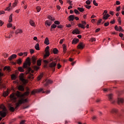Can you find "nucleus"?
<instances>
[{
  "label": "nucleus",
  "instance_id": "obj_1",
  "mask_svg": "<svg viewBox=\"0 0 124 124\" xmlns=\"http://www.w3.org/2000/svg\"><path fill=\"white\" fill-rule=\"evenodd\" d=\"M30 93H31L30 88L27 87L26 92L24 94L19 91H17L16 93H13L10 97V99L13 101V102H16L17 101V98H19L18 102L16 104V108H18L23 103L28 102V99H25V96H28V95H30Z\"/></svg>",
  "mask_w": 124,
  "mask_h": 124
},
{
  "label": "nucleus",
  "instance_id": "obj_2",
  "mask_svg": "<svg viewBox=\"0 0 124 124\" xmlns=\"http://www.w3.org/2000/svg\"><path fill=\"white\" fill-rule=\"evenodd\" d=\"M37 65H35L33 66V69L36 70V71H37L39 69V66L41 65V60H39L37 61Z\"/></svg>",
  "mask_w": 124,
  "mask_h": 124
},
{
  "label": "nucleus",
  "instance_id": "obj_3",
  "mask_svg": "<svg viewBox=\"0 0 124 124\" xmlns=\"http://www.w3.org/2000/svg\"><path fill=\"white\" fill-rule=\"evenodd\" d=\"M19 79H20V81H21V82H22V83L24 85H26V84H27V83H28V80H27V79H25V78H24L23 74H22L20 75Z\"/></svg>",
  "mask_w": 124,
  "mask_h": 124
},
{
  "label": "nucleus",
  "instance_id": "obj_4",
  "mask_svg": "<svg viewBox=\"0 0 124 124\" xmlns=\"http://www.w3.org/2000/svg\"><path fill=\"white\" fill-rule=\"evenodd\" d=\"M110 113L112 114H114L116 115L117 114V116L118 118H120L121 117V114L120 113H118V110L116 108H113L111 111Z\"/></svg>",
  "mask_w": 124,
  "mask_h": 124
},
{
  "label": "nucleus",
  "instance_id": "obj_5",
  "mask_svg": "<svg viewBox=\"0 0 124 124\" xmlns=\"http://www.w3.org/2000/svg\"><path fill=\"white\" fill-rule=\"evenodd\" d=\"M57 65V62H52L51 63L49 64V67L51 68H53V71H55V69L56 68V66Z\"/></svg>",
  "mask_w": 124,
  "mask_h": 124
},
{
  "label": "nucleus",
  "instance_id": "obj_6",
  "mask_svg": "<svg viewBox=\"0 0 124 124\" xmlns=\"http://www.w3.org/2000/svg\"><path fill=\"white\" fill-rule=\"evenodd\" d=\"M0 116L2 118H4L6 116V108H4L2 111H0Z\"/></svg>",
  "mask_w": 124,
  "mask_h": 124
},
{
  "label": "nucleus",
  "instance_id": "obj_7",
  "mask_svg": "<svg viewBox=\"0 0 124 124\" xmlns=\"http://www.w3.org/2000/svg\"><path fill=\"white\" fill-rule=\"evenodd\" d=\"M107 10H105L104 11V13H103V18L104 19V20H107L108 19V18H109V17H110V15L109 14H107Z\"/></svg>",
  "mask_w": 124,
  "mask_h": 124
},
{
  "label": "nucleus",
  "instance_id": "obj_8",
  "mask_svg": "<svg viewBox=\"0 0 124 124\" xmlns=\"http://www.w3.org/2000/svg\"><path fill=\"white\" fill-rule=\"evenodd\" d=\"M86 22L82 21H81V23H79L78 24V27H79V28H81V29H85L86 28Z\"/></svg>",
  "mask_w": 124,
  "mask_h": 124
},
{
  "label": "nucleus",
  "instance_id": "obj_9",
  "mask_svg": "<svg viewBox=\"0 0 124 124\" xmlns=\"http://www.w3.org/2000/svg\"><path fill=\"white\" fill-rule=\"evenodd\" d=\"M108 98L109 101H110V102H111V103L112 104H114L115 103V101H114V100H113V94H108Z\"/></svg>",
  "mask_w": 124,
  "mask_h": 124
},
{
  "label": "nucleus",
  "instance_id": "obj_10",
  "mask_svg": "<svg viewBox=\"0 0 124 124\" xmlns=\"http://www.w3.org/2000/svg\"><path fill=\"white\" fill-rule=\"evenodd\" d=\"M78 49H80V50H82V49H84V47H85V45L83 43H80L78 46Z\"/></svg>",
  "mask_w": 124,
  "mask_h": 124
},
{
  "label": "nucleus",
  "instance_id": "obj_11",
  "mask_svg": "<svg viewBox=\"0 0 124 124\" xmlns=\"http://www.w3.org/2000/svg\"><path fill=\"white\" fill-rule=\"evenodd\" d=\"M28 65L29 66L31 65V61H30V60H28L27 63L23 64V68H28Z\"/></svg>",
  "mask_w": 124,
  "mask_h": 124
},
{
  "label": "nucleus",
  "instance_id": "obj_12",
  "mask_svg": "<svg viewBox=\"0 0 124 124\" xmlns=\"http://www.w3.org/2000/svg\"><path fill=\"white\" fill-rule=\"evenodd\" d=\"M124 99L123 98H118L117 103L119 105H121V104H123L124 103Z\"/></svg>",
  "mask_w": 124,
  "mask_h": 124
},
{
  "label": "nucleus",
  "instance_id": "obj_13",
  "mask_svg": "<svg viewBox=\"0 0 124 124\" xmlns=\"http://www.w3.org/2000/svg\"><path fill=\"white\" fill-rule=\"evenodd\" d=\"M43 89L41 88L39 90H33L31 92V94H35L36 93H40V92H42Z\"/></svg>",
  "mask_w": 124,
  "mask_h": 124
},
{
  "label": "nucleus",
  "instance_id": "obj_14",
  "mask_svg": "<svg viewBox=\"0 0 124 124\" xmlns=\"http://www.w3.org/2000/svg\"><path fill=\"white\" fill-rule=\"evenodd\" d=\"M36 60H37V58L35 56H32L31 61L33 64H35L36 63Z\"/></svg>",
  "mask_w": 124,
  "mask_h": 124
},
{
  "label": "nucleus",
  "instance_id": "obj_15",
  "mask_svg": "<svg viewBox=\"0 0 124 124\" xmlns=\"http://www.w3.org/2000/svg\"><path fill=\"white\" fill-rule=\"evenodd\" d=\"M72 33L73 34H75V33L76 34H80V31H79V30H78V29H76L73 31Z\"/></svg>",
  "mask_w": 124,
  "mask_h": 124
},
{
  "label": "nucleus",
  "instance_id": "obj_16",
  "mask_svg": "<svg viewBox=\"0 0 124 124\" xmlns=\"http://www.w3.org/2000/svg\"><path fill=\"white\" fill-rule=\"evenodd\" d=\"M16 58H17V55L16 54H13L8 59L9 61H12L13 59H16Z\"/></svg>",
  "mask_w": 124,
  "mask_h": 124
},
{
  "label": "nucleus",
  "instance_id": "obj_17",
  "mask_svg": "<svg viewBox=\"0 0 124 124\" xmlns=\"http://www.w3.org/2000/svg\"><path fill=\"white\" fill-rule=\"evenodd\" d=\"M53 83V81H52L51 79H47L46 80V83L45 84V86H47L49 84H52Z\"/></svg>",
  "mask_w": 124,
  "mask_h": 124
},
{
  "label": "nucleus",
  "instance_id": "obj_18",
  "mask_svg": "<svg viewBox=\"0 0 124 124\" xmlns=\"http://www.w3.org/2000/svg\"><path fill=\"white\" fill-rule=\"evenodd\" d=\"M68 18H69V21H70V22H71L74 20L75 18V16L70 15V16H69Z\"/></svg>",
  "mask_w": 124,
  "mask_h": 124
},
{
  "label": "nucleus",
  "instance_id": "obj_19",
  "mask_svg": "<svg viewBox=\"0 0 124 124\" xmlns=\"http://www.w3.org/2000/svg\"><path fill=\"white\" fill-rule=\"evenodd\" d=\"M18 89L19 91H21V92H24V91H25V88L23 85H19Z\"/></svg>",
  "mask_w": 124,
  "mask_h": 124
},
{
  "label": "nucleus",
  "instance_id": "obj_20",
  "mask_svg": "<svg viewBox=\"0 0 124 124\" xmlns=\"http://www.w3.org/2000/svg\"><path fill=\"white\" fill-rule=\"evenodd\" d=\"M79 42V39H76L74 38L73 41H72V44H77Z\"/></svg>",
  "mask_w": 124,
  "mask_h": 124
},
{
  "label": "nucleus",
  "instance_id": "obj_21",
  "mask_svg": "<svg viewBox=\"0 0 124 124\" xmlns=\"http://www.w3.org/2000/svg\"><path fill=\"white\" fill-rule=\"evenodd\" d=\"M46 26H48L50 27L52 25V21H49L48 20H46L45 22Z\"/></svg>",
  "mask_w": 124,
  "mask_h": 124
},
{
  "label": "nucleus",
  "instance_id": "obj_22",
  "mask_svg": "<svg viewBox=\"0 0 124 124\" xmlns=\"http://www.w3.org/2000/svg\"><path fill=\"white\" fill-rule=\"evenodd\" d=\"M62 48H63V53L65 54V53H66V50H67V46H65V44L62 45Z\"/></svg>",
  "mask_w": 124,
  "mask_h": 124
},
{
  "label": "nucleus",
  "instance_id": "obj_23",
  "mask_svg": "<svg viewBox=\"0 0 124 124\" xmlns=\"http://www.w3.org/2000/svg\"><path fill=\"white\" fill-rule=\"evenodd\" d=\"M49 56H50V51L49 50L46 51V55H44V58H46Z\"/></svg>",
  "mask_w": 124,
  "mask_h": 124
},
{
  "label": "nucleus",
  "instance_id": "obj_24",
  "mask_svg": "<svg viewBox=\"0 0 124 124\" xmlns=\"http://www.w3.org/2000/svg\"><path fill=\"white\" fill-rule=\"evenodd\" d=\"M44 43L45 44H46V45H49V39L48 38V37L46 38Z\"/></svg>",
  "mask_w": 124,
  "mask_h": 124
},
{
  "label": "nucleus",
  "instance_id": "obj_25",
  "mask_svg": "<svg viewBox=\"0 0 124 124\" xmlns=\"http://www.w3.org/2000/svg\"><path fill=\"white\" fill-rule=\"evenodd\" d=\"M18 1H19L18 0H15V2H14L13 3V6L14 7H15L16 6V5H17V4H18Z\"/></svg>",
  "mask_w": 124,
  "mask_h": 124
},
{
  "label": "nucleus",
  "instance_id": "obj_26",
  "mask_svg": "<svg viewBox=\"0 0 124 124\" xmlns=\"http://www.w3.org/2000/svg\"><path fill=\"white\" fill-rule=\"evenodd\" d=\"M31 25L32 27H34L35 23H34V21H33L32 20H30L29 22Z\"/></svg>",
  "mask_w": 124,
  "mask_h": 124
},
{
  "label": "nucleus",
  "instance_id": "obj_27",
  "mask_svg": "<svg viewBox=\"0 0 124 124\" xmlns=\"http://www.w3.org/2000/svg\"><path fill=\"white\" fill-rule=\"evenodd\" d=\"M35 48L36 50H37L38 51L40 50L39 49V44L37 43L35 46Z\"/></svg>",
  "mask_w": 124,
  "mask_h": 124
},
{
  "label": "nucleus",
  "instance_id": "obj_28",
  "mask_svg": "<svg viewBox=\"0 0 124 124\" xmlns=\"http://www.w3.org/2000/svg\"><path fill=\"white\" fill-rule=\"evenodd\" d=\"M53 53L55 54H58V52H59V50H58V49H57V48H54L53 49Z\"/></svg>",
  "mask_w": 124,
  "mask_h": 124
},
{
  "label": "nucleus",
  "instance_id": "obj_29",
  "mask_svg": "<svg viewBox=\"0 0 124 124\" xmlns=\"http://www.w3.org/2000/svg\"><path fill=\"white\" fill-rule=\"evenodd\" d=\"M12 16H13V14H11L9 18V22L11 23L12 22Z\"/></svg>",
  "mask_w": 124,
  "mask_h": 124
},
{
  "label": "nucleus",
  "instance_id": "obj_30",
  "mask_svg": "<svg viewBox=\"0 0 124 124\" xmlns=\"http://www.w3.org/2000/svg\"><path fill=\"white\" fill-rule=\"evenodd\" d=\"M47 18L51 20V21H55V18L51 16H47Z\"/></svg>",
  "mask_w": 124,
  "mask_h": 124
},
{
  "label": "nucleus",
  "instance_id": "obj_31",
  "mask_svg": "<svg viewBox=\"0 0 124 124\" xmlns=\"http://www.w3.org/2000/svg\"><path fill=\"white\" fill-rule=\"evenodd\" d=\"M18 70L20 72H24V71H25V70H24V68H23V67H19Z\"/></svg>",
  "mask_w": 124,
  "mask_h": 124
},
{
  "label": "nucleus",
  "instance_id": "obj_32",
  "mask_svg": "<svg viewBox=\"0 0 124 124\" xmlns=\"http://www.w3.org/2000/svg\"><path fill=\"white\" fill-rule=\"evenodd\" d=\"M23 32V31L21 30H18L16 31V34H18V33H22Z\"/></svg>",
  "mask_w": 124,
  "mask_h": 124
},
{
  "label": "nucleus",
  "instance_id": "obj_33",
  "mask_svg": "<svg viewBox=\"0 0 124 124\" xmlns=\"http://www.w3.org/2000/svg\"><path fill=\"white\" fill-rule=\"evenodd\" d=\"M28 78L29 79H30V80H32L33 79V75H32V74H30L29 76H28Z\"/></svg>",
  "mask_w": 124,
  "mask_h": 124
},
{
  "label": "nucleus",
  "instance_id": "obj_34",
  "mask_svg": "<svg viewBox=\"0 0 124 124\" xmlns=\"http://www.w3.org/2000/svg\"><path fill=\"white\" fill-rule=\"evenodd\" d=\"M93 1V0L90 1V0H87L86 1V3L87 4V5H90L91 4V3Z\"/></svg>",
  "mask_w": 124,
  "mask_h": 124
},
{
  "label": "nucleus",
  "instance_id": "obj_35",
  "mask_svg": "<svg viewBox=\"0 0 124 124\" xmlns=\"http://www.w3.org/2000/svg\"><path fill=\"white\" fill-rule=\"evenodd\" d=\"M3 96H4V97H6V96H7V95H8V92H4L3 93Z\"/></svg>",
  "mask_w": 124,
  "mask_h": 124
},
{
  "label": "nucleus",
  "instance_id": "obj_36",
  "mask_svg": "<svg viewBox=\"0 0 124 124\" xmlns=\"http://www.w3.org/2000/svg\"><path fill=\"white\" fill-rule=\"evenodd\" d=\"M4 70H7L8 71H10V67H7L5 66L4 68Z\"/></svg>",
  "mask_w": 124,
  "mask_h": 124
},
{
  "label": "nucleus",
  "instance_id": "obj_37",
  "mask_svg": "<svg viewBox=\"0 0 124 124\" xmlns=\"http://www.w3.org/2000/svg\"><path fill=\"white\" fill-rule=\"evenodd\" d=\"M57 25H55V24H53L51 26V29H56V28H57Z\"/></svg>",
  "mask_w": 124,
  "mask_h": 124
},
{
  "label": "nucleus",
  "instance_id": "obj_38",
  "mask_svg": "<svg viewBox=\"0 0 124 124\" xmlns=\"http://www.w3.org/2000/svg\"><path fill=\"white\" fill-rule=\"evenodd\" d=\"M78 10H79V11H80V12H83L84 11V9L80 7H78Z\"/></svg>",
  "mask_w": 124,
  "mask_h": 124
},
{
  "label": "nucleus",
  "instance_id": "obj_39",
  "mask_svg": "<svg viewBox=\"0 0 124 124\" xmlns=\"http://www.w3.org/2000/svg\"><path fill=\"white\" fill-rule=\"evenodd\" d=\"M36 10L37 12H40V10H41V8L39 6H37L36 7Z\"/></svg>",
  "mask_w": 124,
  "mask_h": 124
},
{
  "label": "nucleus",
  "instance_id": "obj_40",
  "mask_svg": "<svg viewBox=\"0 0 124 124\" xmlns=\"http://www.w3.org/2000/svg\"><path fill=\"white\" fill-rule=\"evenodd\" d=\"M17 62L18 64H21L22 63V60L21 59H19L17 60Z\"/></svg>",
  "mask_w": 124,
  "mask_h": 124
},
{
  "label": "nucleus",
  "instance_id": "obj_41",
  "mask_svg": "<svg viewBox=\"0 0 124 124\" xmlns=\"http://www.w3.org/2000/svg\"><path fill=\"white\" fill-rule=\"evenodd\" d=\"M10 7H11V3H10L9 4V7H7L6 9V10H7L8 11H9L10 10Z\"/></svg>",
  "mask_w": 124,
  "mask_h": 124
},
{
  "label": "nucleus",
  "instance_id": "obj_42",
  "mask_svg": "<svg viewBox=\"0 0 124 124\" xmlns=\"http://www.w3.org/2000/svg\"><path fill=\"white\" fill-rule=\"evenodd\" d=\"M93 4H94V5H95V6H98V4H97V3H96V1H95V0H93Z\"/></svg>",
  "mask_w": 124,
  "mask_h": 124
},
{
  "label": "nucleus",
  "instance_id": "obj_43",
  "mask_svg": "<svg viewBox=\"0 0 124 124\" xmlns=\"http://www.w3.org/2000/svg\"><path fill=\"white\" fill-rule=\"evenodd\" d=\"M10 111H12V112H14V111H15V108H14L13 107H10Z\"/></svg>",
  "mask_w": 124,
  "mask_h": 124
},
{
  "label": "nucleus",
  "instance_id": "obj_44",
  "mask_svg": "<svg viewBox=\"0 0 124 124\" xmlns=\"http://www.w3.org/2000/svg\"><path fill=\"white\" fill-rule=\"evenodd\" d=\"M47 93V94H48V93H51V91L50 90H47L45 91H43V93Z\"/></svg>",
  "mask_w": 124,
  "mask_h": 124
},
{
  "label": "nucleus",
  "instance_id": "obj_45",
  "mask_svg": "<svg viewBox=\"0 0 124 124\" xmlns=\"http://www.w3.org/2000/svg\"><path fill=\"white\" fill-rule=\"evenodd\" d=\"M84 7H86L87 9H90L91 7H92V6L88 5H84Z\"/></svg>",
  "mask_w": 124,
  "mask_h": 124
},
{
  "label": "nucleus",
  "instance_id": "obj_46",
  "mask_svg": "<svg viewBox=\"0 0 124 124\" xmlns=\"http://www.w3.org/2000/svg\"><path fill=\"white\" fill-rule=\"evenodd\" d=\"M54 24L55 25H60V24H61V22H60V21H59L58 20H56L54 21Z\"/></svg>",
  "mask_w": 124,
  "mask_h": 124
},
{
  "label": "nucleus",
  "instance_id": "obj_47",
  "mask_svg": "<svg viewBox=\"0 0 124 124\" xmlns=\"http://www.w3.org/2000/svg\"><path fill=\"white\" fill-rule=\"evenodd\" d=\"M43 77V74H41L38 77V80H41V78Z\"/></svg>",
  "mask_w": 124,
  "mask_h": 124
},
{
  "label": "nucleus",
  "instance_id": "obj_48",
  "mask_svg": "<svg viewBox=\"0 0 124 124\" xmlns=\"http://www.w3.org/2000/svg\"><path fill=\"white\" fill-rule=\"evenodd\" d=\"M11 77L12 80H15L16 79V76L15 75H13Z\"/></svg>",
  "mask_w": 124,
  "mask_h": 124
},
{
  "label": "nucleus",
  "instance_id": "obj_49",
  "mask_svg": "<svg viewBox=\"0 0 124 124\" xmlns=\"http://www.w3.org/2000/svg\"><path fill=\"white\" fill-rule=\"evenodd\" d=\"M74 12H75V13H76V14H78V15L80 14V13L79 12V11H78V10H77L76 9H75L74 10Z\"/></svg>",
  "mask_w": 124,
  "mask_h": 124
},
{
  "label": "nucleus",
  "instance_id": "obj_50",
  "mask_svg": "<svg viewBox=\"0 0 124 124\" xmlns=\"http://www.w3.org/2000/svg\"><path fill=\"white\" fill-rule=\"evenodd\" d=\"M114 29H115V31H119V27H118V26H115L114 27Z\"/></svg>",
  "mask_w": 124,
  "mask_h": 124
},
{
  "label": "nucleus",
  "instance_id": "obj_51",
  "mask_svg": "<svg viewBox=\"0 0 124 124\" xmlns=\"http://www.w3.org/2000/svg\"><path fill=\"white\" fill-rule=\"evenodd\" d=\"M7 28H11L12 27V24L11 23H9L7 25Z\"/></svg>",
  "mask_w": 124,
  "mask_h": 124
},
{
  "label": "nucleus",
  "instance_id": "obj_52",
  "mask_svg": "<svg viewBox=\"0 0 124 124\" xmlns=\"http://www.w3.org/2000/svg\"><path fill=\"white\" fill-rule=\"evenodd\" d=\"M119 31H122L123 32L124 31V30H123V28L122 27L120 26L119 27Z\"/></svg>",
  "mask_w": 124,
  "mask_h": 124
},
{
  "label": "nucleus",
  "instance_id": "obj_53",
  "mask_svg": "<svg viewBox=\"0 0 124 124\" xmlns=\"http://www.w3.org/2000/svg\"><path fill=\"white\" fill-rule=\"evenodd\" d=\"M101 21H102V19H100L98 21V22L97 23V25L98 26H99V24H100V23H101Z\"/></svg>",
  "mask_w": 124,
  "mask_h": 124
},
{
  "label": "nucleus",
  "instance_id": "obj_54",
  "mask_svg": "<svg viewBox=\"0 0 124 124\" xmlns=\"http://www.w3.org/2000/svg\"><path fill=\"white\" fill-rule=\"evenodd\" d=\"M57 67H58V69H60V68H61V67H62V66H61V64L58 63L57 64Z\"/></svg>",
  "mask_w": 124,
  "mask_h": 124
},
{
  "label": "nucleus",
  "instance_id": "obj_55",
  "mask_svg": "<svg viewBox=\"0 0 124 124\" xmlns=\"http://www.w3.org/2000/svg\"><path fill=\"white\" fill-rule=\"evenodd\" d=\"M118 21L119 24H122V21L121 20V17H118Z\"/></svg>",
  "mask_w": 124,
  "mask_h": 124
},
{
  "label": "nucleus",
  "instance_id": "obj_56",
  "mask_svg": "<svg viewBox=\"0 0 124 124\" xmlns=\"http://www.w3.org/2000/svg\"><path fill=\"white\" fill-rule=\"evenodd\" d=\"M71 2H72V1H70V0L67 1V3H69L70 5H72V3Z\"/></svg>",
  "mask_w": 124,
  "mask_h": 124
},
{
  "label": "nucleus",
  "instance_id": "obj_57",
  "mask_svg": "<svg viewBox=\"0 0 124 124\" xmlns=\"http://www.w3.org/2000/svg\"><path fill=\"white\" fill-rule=\"evenodd\" d=\"M104 26H105V27H108V26H109V22H107V23H105L104 24Z\"/></svg>",
  "mask_w": 124,
  "mask_h": 124
},
{
  "label": "nucleus",
  "instance_id": "obj_58",
  "mask_svg": "<svg viewBox=\"0 0 124 124\" xmlns=\"http://www.w3.org/2000/svg\"><path fill=\"white\" fill-rule=\"evenodd\" d=\"M121 10V6H119L116 9V11H120Z\"/></svg>",
  "mask_w": 124,
  "mask_h": 124
},
{
  "label": "nucleus",
  "instance_id": "obj_59",
  "mask_svg": "<svg viewBox=\"0 0 124 124\" xmlns=\"http://www.w3.org/2000/svg\"><path fill=\"white\" fill-rule=\"evenodd\" d=\"M18 56H20V57H22V56L24 55V53L23 52H20L18 54Z\"/></svg>",
  "mask_w": 124,
  "mask_h": 124
},
{
  "label": "nucleus",
  "instance_id": "obj_60",
  "mask_svg": "<svg viewBox=\"0 0 124 124\" xmlns=\"http://www.w3.org/2000/svg\"><path fill=\"white\" fill-rule=\"evenodd\" d=\"M44 62H45V63H46V64H48V63H49V62H48V61L47 60H44Z\"/></svg>",
  "mask_w": 124,
  "mask_h": 124
},
{
  "label": "nucleus",
  "instance_id": "obj_61",
  "mask_svg": "<svg viewBox=\"0 0 124 124\" xmlns=\"http://www.w3.org/2000/svg\"><path fill=\"white\" fill-rule=\"evenodd\" d=\"M96 39L94 38H92L91 39V41H92V42H93L94 41H95Z\"/></svg>",
  "mask_w": 124,
  "mask_h": 124
},
{
  "label": "nucleus",
  "instance_id": "obj_62",
  "mask_svg": "<svg viewBox=\"0 0 124 124\" xmlns=\"http://www.w3.org/2000/svg\"><path fill=\"white\" fill-rule=\"evenodd\" d=\"M124 35V34H123V33H121L119 34V36H120V37H121L122 38H123Z\"/></svg>",
  "mask_w": 124,
  "mask_h": 124
},
{
  "label": "nucleus",
  "instance_id": "obj_63",
  "mask_svg": "<svg viewBox=\"0 0 124 124\" xmlns=\"http://www.w3.org/2000/svg\"><path fill=\"white\" fill-rule=\"evenodd\" d=\"M116 4H117V5H120V4H121V2H120V1H116Z\"/></svg>",
  "mask_w": 124,
  "mask_h": 124
},
{
  "label": "nucleus",
  "instance_id": "obj_64",
  "mask_svg": "<svg viewBox=\"0 0 124 124\" xmlns=\"http://www.w3.org/2000/svg\"><path fill=\"white\" fill-rule=\"evenodd\" d=\"M30 53L31 54H33V53H34V50L33 49H31Z\"/></svg>",
  "mask_w": 124,
  "mask_h": 124
}]
</instances>
